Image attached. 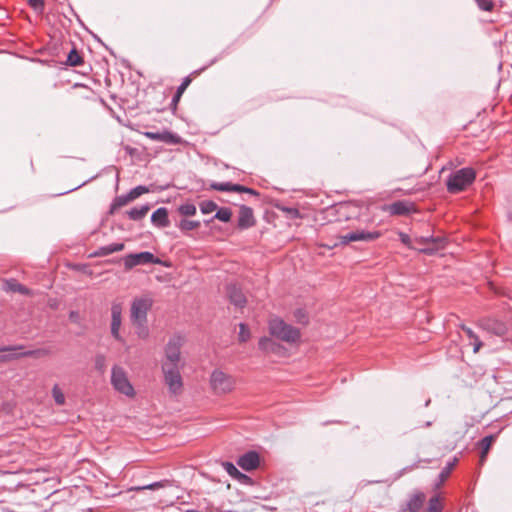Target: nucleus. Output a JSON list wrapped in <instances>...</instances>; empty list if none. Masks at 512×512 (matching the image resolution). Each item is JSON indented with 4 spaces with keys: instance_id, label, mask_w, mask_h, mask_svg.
Returning a JSON list of instances; mask_svg holds the SVG:
<instances>
[{
    "instance_id": "nucleus-20",
    "label": "nucleus",
    "mask_w": 512,
    "mask_h": 512,
    "mask_svg": "<svg viewBox=\"0 0 512 512\" xmlns=\"http://www.w3.org/2000/svg\"><path fill=\"white\" fill-rule=\"evenodd\" d=\"M124 243H111L109 245L101 246L96 251H94L91 256L92 257H103L110 255L115 252L122 251L124 249Z\"/></svg>"
},
{
    "instance_id": "nucleus-43",
    "label": "nucleus",
    "mask_w": 512,
    "mask_h": 512,
    "mask_svg": "<svg viewBox=\"0 0 512 512\" xmlns=\"http://www.w3.org/2000/svg\"><path fill=\"white\" fill-rule=\"evenodd\" d=\"M10 290L13 291V292H18V293H21L23 295H29L30 294V291L29 289L20 284V283H14L10 286Z\"/></svg>"
},
{
    "instance_id": "nucleus-50",
    "label": "nucleus",
    "mask_w": 512,
    "mask_h": 512,
    "mask_svg": "<svg viewBox=\"0 0 512 512\" xmlns=\"http://www.w3.org/2000/svg\"><path fill=\"white\" fill-rule=\"evenodd\" d=\"M289 213L293 214L294 216H298L299 215V211L295 208H289V209H286Z\"/></svg>"
},
{
    "instance_id": "nucleus-12",
    "label": "nucleus",
    "mask_w": 512,
    "mask_h": 512,
    "mask_svg": "<svg viewBox=\"0 0 512 512\" xmlns=\"http://www.w3.org/2000/svg\"><path fill=\"white\" fill-rule=\"evenodd\" d=\"M256 224L253 209L246 205H241L238 213L237 226L240 230L249 229Z\"/></svg>"
},
{
    "instance_id": "nucleus-47",
    "label": "nucleus",
    "mask_w": 512,
    "mask_h": 512,
    "mask_svg": "<svg viewBox=\"0 0 512 512\" xmlns=\"http://www.w3.org/2000/svg\"><path fill=\"white\" fill-rule=\"evenodd\" d=\"M295 317L299 323L306 324L307 323V316L305 315L304 311L302 309H297L295 311Z\"/></svg>"
},
{
    "instance_id": "nucleus-13",
    "label": "nucleus",
    "mask_w": 512,
    "mask_h": 512,
    "mask_svg": "<svg viewBox=\"0 0 512 512\" xmlns=\"http://www.w3.org/2000/svg\"><path fill=\"white\" fill-rule=\"evenodd\" d=\"M426 500V495L421 491H416L410 495L406 504L401 506L398 512H418Z\"/></svg>"
},
{
    "instance_id": "nucleus-15",
    "label": "nucleus",
    "mask_w": 512,
    "mask_h": 512,
    "mask_svg": "<svg viewBox=\"0 0 512 512\" xmlns=\"http://www.w3.org/2000/svg\"><path fill=\"white\" fill-rule=\"evenodd\" d=\"M481 326L484 330L496 336H505L507 333V326L504 322L494 318H487L481 321Z\"/></svg>"
},
{
    "instance_id": "nucleus-49",
    "label": "nucleus",
    "mask_w": 512,
    "mask_h": 512,
    "mask_svg": "<svg viewBox=\"0 0 512 512\" xmlns=\"http://www.w3.org/2000/svg\"><path fill=\"white\" fill-rule=\"evenodd\" d=\"M17 348H21V346H19V347H15V346L0 347V352L12 351V350H15Z\"/></svg>"
},
{
    "instance_id": "nucleus-41",
    "label": "nucleus",
    "mask_w": 512,
    "mask_h": 512,
    "mask_svg": "<svg viewBox=\"0 0 512 512\" xmlns=\"http://www.w3.org/2000/svg\"><path fill=\"white\" fill-rule=\"evenodd\" d=\"M95 368L103 373L105 371V368H106V358L104 355L102 354H99L96 356L95 358Z\"/></svg>"
},
{
    "instance_id": "nucleus-48",
    "label": "nucleus",
    "mask_w": 512,
    "mask_h": 512,
    "mask_svg": "<svg viewBox=\"0 0 512 512\" xmlns=\"http://www.w3.org/2000/svg\"><path fill=\"white\" fill-rule=\"evenodd\" d=\"M239 188L240 189L237 190L238 193H248V194H251V195H254V196H258L259 195V193L256 190L252 189V188H249V187H246V186H243V185H240V184H239Z\"/></svg>"
},
{
    "instance_id": "nucleus-14",
    "label": "nucleus",
    "mask_w": 512,
    "mask_h": 512,
    "mask_svg": "<svg viewBox=\"0 0 512 512\" xmlns=\"http://www.w3.org/2000/svg\"><path fill=\"white\" fill-rule=\"evenodd\" d=\"M260 457L256 451H248L241 455L237 464L245 471H252L259 466Z\"/></svg>"
},
{
    "instance_id": "nucleus-11",
    "label": "nucleus",
    "mask_w": 512,
    "mask_h": 512,
    "mask_svg": "<svg viewBox=\"0 0 512 512\" xmlns=\"http://www.w3.org/2000/svg\"><path fill=\"white\" fill-rule=\"evenodd\" d=\"M143 135L150 140L163 142L165 144L169 145H177L182 143V138L169 130H163V131H146L143 133Z\"/></svg>"
},
{
    "instance_id": "nucleus-17",
    "label": "nucleus",
    "mask_w": 512,
    "mask_h": 512,
    "mask_svg": "<svg viewBox=\"0 0 512 512\" xmlns=\"http://www.w3.org/2000/svg\"><path fill=\"white\" fill-rule=\"evenodd\" d=\"M413 204L409 201L399 200L389 204L386 211L391 215H407L413 211Z\"/></svg>"
},
{
    "instance_id": "nucleus-36",
    "label": "nucleus",
    "mask_w": 512,
    "mask_h": 512,
    "mask_svg": "<svg viewBox=\"0 0 512 512\" xmlns=\"http://www.w3.org/2000/svg\"><path fill=\"white\" fill-rule=\"evenodd\" d=\"M130 201H132V199L130 198V195L129 193L125 194V195H120V196H117L112 205H111V212L116 209V208H119V207H122L124 205H126L127 203H129Z\"/></svg>"
},
{
    "instance_id": "nucleus-16",
    "label": "nucleus",
    "mask_w": 512,
    "mask_h": 512,
    "mask_svg": "<svg viewBox=\"0 0 512 512\" xmlns=\"http://www.w3.org/2000/svg\"><path fill=\"white\" fill-rule=\"evenodd\" d=\"M446 245V239L440 236H431L430 243L423 247H417L419 252L426 255H433L439 250L444 249Z\"/></svg>"
},
{
    "instance_id": "nucleus-1",
    "label": "nucleus",
    "mask_w": 512,
    "mask_h": 512,
    "mask_svg": "<svg viewBox=\"0 0 512 512\" xmlns=\"http://www.w3.org/2000/svg\"><path fill=\"white\" fill-rule=\"evenodd\" d=\"M476 178V172L471 167H464L452 172L447 180L446 186L450 193H459L470 186Z\"/></svg>"
},
{
    "instance_id": "nucleus-42",
    "label": "nucleus",
    "mask_w": 512,
    "mask_h": 512,
    "mask_svg": "<svg viewBox=\"0 0 512 512\" xmlns=\"http://www.w3.org/2000/svg\"><path fill=\"white\" fill-rule=\"evenodd\" d=\"M239 340L241 342H246L250 338V332L244 323L239 324Z\"/></svg>"
},
{
    "instance_id": "nucleus-18",
    "label": "nucleus",
    "mask_w": 512,
    "mask_h": 512,
    "mask_svg": "<svg viewBox=\"0 0 512 512\" xmlns=\"http://www.w3.org/2000/svg\"><path fill=\"white\" fill-rule=\"evenodd\" d=\"M151 222L158 228H166L170 225L168 210L165 207H159L151 215Z\"/></svg>"
},
{
    "instance_id": "nucleus-21",
    "label": "nucleus",
    "mask_w": 512,
    "mask_h": 512,
    "mask_svg": "<svg viewBox=\"0 0 512 512\" xmlns=\"http://www.w3.org/2000/svg\"><path fill=\"white\" fill-rule=\"evenodd\" d=\"M149 210L150 206L148 204H143L141 206L131 208L127 211V215L131 220L139 221L146 216Z\"/></svg>"
},
{
    "instance_id": "nucleus-4",
    "label": "nucleus",
    "mask_w": 512,
    "mask_h": 512,
    "mask_svg": "<svg viewBox=\"0 0 512 512\" xmlns=\"http://www.w3.org/2000/svg\"><path fill=\"white\" fill-rule=\"evenodd\" d=\"M210 386L215 394H226L234 389L235 379L222 370L216 369L211 373Z\"/></svg>"
},
{
    "instance_id": "nucleus-54",
    "label": "nucleus",
    "mask_w": 512,
    "mask_h": 512,
    "mask_svg": "<svg viewBox=\"0 0 512 512\" xmlns=\"http://www.w3.org/2000/svg\"><path fill=\"white\" fill-rule=\"evenodd\" d=\"M431 425H432V422H431V421H427V422L425 423V427H430Z\"/></svg>"
},
{
    "instance_id": "nucleus-40",
    "label": "nucleus",
    "mask_w": 512,
    "mask_h": 512,
    "mask_svg": "<svg viewBox=\"0 0 512 512\" xmlns=\"http://www.w3.org/2000/svg\"><path fill=\"white\" fill-rule=\"evenodd\" d=\"M28 5L36 12L42 13L45 8L44 0H25Z\"/></svg>"
},
{
    "instance_id": "nucleus-37",
    "label": "nucleus",
    "mask_w": 512,
    "mask_h": 512,
    "mask_svg": "<svg viewBox=\"0 0 512 512\" xmlns=\"http://www.w3.org/2000/svg\"><path fill=\"white\" fill-rule=\"evenodd\" d=\"M442 504L438 496H433L428 502L427 512H442Z\"/></svg>"
},
{
    "instance_id": "nucleus-9",
    "label": "nucleus",
    "mask_w": 512,
    "mask_h": 512,
    "mask_svg": "<svg viewBox=\"0 0 512 512\" xmlns=\"http://www.w3.org/2000/svg\"><path fill=\"white\" fill-rule=\"evenodd\" d=\"M122 311L123 307L120 302L112 303L110 332L112 337L119 342H124V339L120 334V327L122 324Z\"/></svg>"
},
{
    "instance_id": "nucleus-39",
    "label": "nucleus",
    "mask_w": 512,
    "mask_h": 512,
    "mask_svg": "<svg viewBox=\"0 0 512 512\" xmlns=\"http://www.w3.org/2000/svg\"><path fill=\"white\" fill-rule=\"evenodd\" d=\"M147 192H149L148 187L139 185V186H136L133 189H131L128 193L130 195V198L133 201L136 198H138L139 196H141L142 194L147 193Z\"/></svg>"
},
{
    "instance_id": "nucleus-8",
    "label": "nucleus",
    "mask_w": 512,
    "mask_h": 512,
    "mask_svg": "<svg viewBox=\"0 0 512 512\" xmlns=\"http://www.w3.org/2000/svg\"><path fill=\"white\" fill-rule=\"evenodd\" d=\"M158 263H160V260L149 251L131 253L124 257V266L126 270L132 269L138 265Z\"/></svg>"
},
{
    "instance_id": "nucleus-45",
    "label": "nucleus",
    "mask_w": 512,
    "mask_h": 512,
    "mask_svg": "<svg viewBox=\"0 0 512 512\" xmlns=\"http://www.w3.org/2000/svg\"><path fill=\"white\" fill-rule=\"evenodd\" d=\"M399 239H400V241H401L404 245H406V246H408V247H411V248H414V249H417V247H416V246H414V245H412V244H411V239H410V236H409L408 234H406V233H404V232H399Z\"/></svg>"
},
{
    "instance_id": "nucleus-38",
    "label": "nucleus",
    "mask_w": 512,
    "mask_h": 512,
    "mask_svg": "<svg viewBox=\"0 0 512 512\" xmlns=\"http://www.w3.org/2000/svg\"><path fill=\"white\" fill-rule=\"evenodd\" d=\"M477 7L485 12H492L496 6L493 0H474Z\"/></svg>"
},
{
    "instance_id": "nucleus-46",
    "label": "nucleus",
    "mask_w": 512,
    "mask_h": 512,
    "mask_svg": "<svg viewBox=\"0 0 512 512\" xmlns=\"http://www.w3.org/2000/svg\"><path fill=\"white\" fill-rule=\"evenodd\" d=\"M258 345L261 350H268L272 345V340L268 337H262L259 340Z\"/></svg>"
},
{
    "instance_id": "nucleus-52",
    "label": "nucleus",
    "mask_w": 512,
    "mask_h": 512,
    "mask_svg": "<svg viewBox=\"0 0 512 512\" xmlns=\"http://www.w3.org/2000/svg\"><path fill=\"white\" fill-rule=\"evenodd\" d=\"M34 352L33 351H26L24 353H22L21 355L23 356H31Z\"/></svg>"
},
{
    "instance_id": "nucleus-55",
    "label": "nucleus",
    "mask_w": 512,
    "mask_h": 512,
    "mask_svg": "<svg viewBox=\"0 0 512 512\" xmlns=\"http://www.w3.org/2000/svg\"><path fill=\"white\" fill-rule=\"evenodd\" d=\"M238 480H240L241 482H247L248 480L245 479V478H237Z\"/></svg>"
},
{
    "instance_id": "nucleus-51",
    "label": "nucleus",
    "mask_w": 512,
    "mask_h": 512,
    "mask_svg": "<svg viewBox=\"0 0 512 512\" xmlns=\"http://www.w3.org/2000/svg\"><path fill=\"white\" fill-rule=\"evenodd\" d=\"M78 317V313L76 311H71L70 314H69V318L71 320H76Z\"/></svg>"
},
{
    "instance_id": "nucleus-32",
    "label": "nucleus",
    "mask_w": 512,
    "mask_h": 512,
    "mask_svg": "<svg viewBox=\"0 0 512 512\" xmlns=\"http://www.w3.org/2000/svg\"><path fill=\"white\" fill-rule=\"evenodd\" d=\"M170 480L168 479H164V480H160V481H156V482H153L151 484H148V485H144V486H141V487H137L135 488L136 490H146V489H149V490H156V489H160V488H164V487H167L170 485Z\"/></svg>"
},
{
    "instance_id": "nucleus-53",
    "label": "nucleus",
    "mask_w": 512,
    "mask_h": 512,
    "mask_svg": "<svg viewBox=\"0 0 512 512\" xmlns=\"http://www.w3.org/2000/svg\"><path fill=\"white\" fill-rule=\"evenodd\" d=\"M415 467H417V464H413L412 466L407 467V468H405L404 470H405V471L412 470V469H414Z\"/></svg>"
},
{
    "instance_id": "nucleus-10",
    "label": "nucleus",
    "mask_w": 512,
    "mask_h": 512,
    "mask_svg": "<svg viewBox=\"0 0 512 512\" xmlns=\"http://www.w3.org/2000/svg\"><path fill=\"white\" fill-rule=\"evenodd\" d=\"M381 236V233L379 231H365V230H358L349 232L345 235H342L339 237L340 244L345 245L349 242L354 241H365L370 242L373 240H376Z\"/></svg>"
},
{
    "instance_id": "nucleus-23",
    "label": "nucleus",
    "mask_w": 512,
    "mask_h": 512,
    "mask_svg": "<svg viewBox=\"0 0 512 512\" xmlns=\"http://www.w3.org/2000/svg\"><path fill=\"white\" fill-rule=\"evenodd\" d=\"M231 217H232L231 209L227 208V207H221L219 209L217 208L215 215L211 219L205 220L204 222L206 225L210 224L214 219H218L222 222H229Z\"/></svg>"
},
{
    "instance_id": "nucleus-33",
    "label": "nucleus",
    "mask_w": 512,
    "mask_h": 512,
    "mask_svg": "<svg viewBox=\"0 0 512 512\" xmlns=\"http://www.w3.org/2000/svg\"><path fill=\"white\" fill-rule=\"evenodd\" d=\"M197 208L193 203H184L178 207V212L183 216H193L196 214Z\"/></svg>"
},
{
    "instance_id": "nucleus-25",
    "label": "nucleus",
    "mask_w": 512,
    "mask_h": 512,
    "mask_svg": "<svg viewBox=\"0 0 512 512\" xmlns=\"http://www.w3.org/2000/svg\"><path fill=\"white\" fill-rule=\"evenodd\" d=\"M176 226L182 231V232H188L194 229H197L200 227V221L196 220H188V219H181Z\"/></svg>"
},
{
    "instance_id": "nucleus-22",
    "label": "nucleus",
    "mask_w": 512,
    "mask_h": 512,
    "mask_svg": "<svg viewBox=\"0 0 512 512\" xmlns=\"http://www.w3.org/2000/svg\"><path fill=\"white\" fill-rule=\"evenodd\" d=\"M210 189L222 192H237L239 188V184H234L231 182H211Z\"/></svg>"
},
{
    "instance_id": "nucleus-24",
    "label": "nucleus",
    "mask_w": 512,
    "mask_h": 512,
    "mask_svg": "<svg viewBox=\"0 0 512 512\" xmlns=\"http://www.w3.org/2000/svg\"><path fill=\"white\" fill-rule=\"evenodd\" d=\"M462 331L467 335L470 339V344L473 345V352L476 353L480 350L482 346V342L479 340L478 336L474 333V331L465 325L461 326Z\"/></svg>"
},
{
    "instance_id": "nucleus-35",
    "label": "nucleus",
    "mask_w": 512,
    "mask_h": 512,
    "mask_svg": "<svg viewBox=\"0 0 512 512\" xmlns=\"http://www.w3.org/2000/svg\"><path fill=\"white\" fill-rule=\"evenodd\" d=\"M199 208L202 214H209L217 210V204L212 200H205L199 204Z\"/></svg>"
},
{
    "instance_id": "nucleus-2",
    "label": "nucleus",
    "mask_w": 512,
    "mask_h": 512,
    "mask_svg": "<svg viewBox=\"0 0 512 512\" xmlns=\"http://www.w3.org/2000/svg\"><path fill=\"white\" fill-rule=\"evenodd\" d=\"M269 331L271 335L287 343H294L300 338L299 329L287 324L279 318L270 320Z\"/></svg>"
},
{
    "instance_id": "nucleus-44",
    "label": "nucleus",
    "mask_w": 512,
    "mask_h": 512,
    "mask_svg": "<svg viewBox=\"0 0 512 512\" xmlns=\"http://www.w3.org/2000/svg\"><path fill=\"white\" fill-rule=\"evenodd\" d=\"M430 239H431V236H420V237H416L414 239V243L416 247H423L424 245L426 244H429L430 243Z\"/></svg>"
},
{
    "instance_id": "nucleus-57",
    "label": "nucleus",
    "mask_w": 512,
    "mask_h": 512,
    "mask_svg": "<svg viewBox=\"0 0 512 512\" xmlns=\"http://www.w3.org/2000/svg\"><path fill=\"white\" fill-rule=\"evenodd\" d=\"M5 359H7V357H6V356H2V357H0V360H5Z\"/></svg>"
},
{
    "instance_id": "nucleus-56",
    "label": "nucleus",
    "mask_w": 512,
    "mask_h": 512,
    "mask_svg": "<svg viewBox=\"0 0 512 512\" xmlns=\"http://www.w3.org/2000/svg\"><path fill=\"white\" fill-rule=\"evenodd\" d=\"M430 404V399H428L426 402H425V407H428Z\"/></svg>"
},
{
    "instance_id": "nucleus-27",
    "label": "nucleus",
    "mask_w": 512,
    "mask_h": 512,
    "mask_svg": "<svg viewBox=\"0 0 512 512\" xmlns=\"http://www.w3.org/2000/svg\"><path fill=\"white\" fill-rule=\"evenodd\" d=\"M223 467L226 470V472L233 478H245L247 480H250L249 476H247L244 473H241L231 462H224Z\"/></svg>"
},
{
    "instance_id": "nucleus-31",
    "label": "nucleus",
    "mask_w": 512,
    "mask_h": 512,
    "mask_svg": "<svg viewBox=\"0 0 512 512\" xmlns=\"http://www.w3.org/2000/svg\"><path fill=\"white\" fill-rule=\"evenodd\" d=\"M82 62H83V59L79 55V53L77 52L76 49H72L68 53V56H67V59H66V64L67 65L75 67V66H79L80 64H82Z\"/></svg>"
},
{
    "instance_id": "nucleus-30",
    "label": "nucleus",
    "mask_w": 512,
    "mask_h": 512,
    "mask_svg": "<svg viewBox=\"0 0 512 512\" xmlns=\"http://www.w3.org/2000/svg\"><path fill=\"white\" fill-rule=\"evenodd\" d=\"M190 83H191V79L189 76H187L183 79L182 83L177 87L176 93L174 94V96L172 98L173 104H176L180 100L182 94L187 89V87L189 86Z\"/></svg>"
},
{
    "instance_id": "nucleus-5",
    "label": "nucleus",
    "mask_w": 512,
    "mask_h": 512,
    "mask_svg": "<svg viewBox=\"0 0 512 512\" xmlns=\"http://www.w3.org/2000/svg\"><path fill=\"white\" fill-rule=\"evenodd\" d=\"M111 384L115 390L128 397H132L135 394L134 388L130 383L125 370L118 365H114L112 367Z\"/></svg>"
},
{
    "instance_id": "nucleus-28",
    "label": "nucleus",
    "mask_w": 512,
    "mask_h": 512,
    "mask_svg": "<svg viewBox=\"0 0 512 512\" xmlns=\"http://www.w3.org/2000/svg\"><path fill=\"white\" fill-rule=\"evenodd\" d=\"M135 328V333L141 339H146L149 335L147 322H131Z\"/></svg>"
},
{
    "instance_id": "nucleus-19",
    "label": "nucleus",
    "mask_w": 512,
    "mask_h": 512,
    "mask_svg": "<svg viewBox=\"0 0 512 512\" xmlns=\"http://www.w3.org/2000/svg\"><path fill=\"white\" fill-rule=\"evenodd\" d=\"M227 294L230 302L238 308H243L246 304V297L242 291L235 285H229L227 287Z\"/></svg>"
},
{
    "instance_id": "nucleus-7",
    "label": "nucleus",
    "mask_w": 512,
    "mask_h": 512,
    "mask_svg": "<svg viewBox=\"0 0 512 512\" xmlns=\"http://www.w3.org/2000/svg\"><path fill=\"white\" fill-rule=\"evenodd\" d=\"M183 338L180 335L172 336L165 347V361L169 366H178L180 361Z\"/></svg>"
},
{
    "instance_id": "nucleus-3",
    "label": "nucleus",
    "mask_w": 512,
    "mask_h": 512,
    "mask_svg": "<svg viewBox=\"0 0 512 512\" xmlns=\"http://www.w3.org/2000/svg\"><path fill=\"white\" fill-rule=\"evenodd\" d=\"M154 304L149 295H142L132 300L130 305L131 322H147V316Z\"/></svg>"
},
{
    "instance_id": "nucleus-26",
    "label": "nucleus",
    "mask_w": 512,
    "mask_h": 512,
    "mask_svg": "<svg viewBox=\"0 0 512 512\" xmlns=\"http://www.w3.org/2000/svg\"><path fill=\"white\" fill-rule=\"evenodd\" d=\"M495 440V436L494 435H488V436H485L484 438H482L479 442V446L481 448V459H485L486 457V454L488 453L492 443L494 442Z\"/></svg>"
},
{
    "instance_id": "nucleus-29",
    "label": "nucleus",
    "mask_w": 512,
    "mask_h": 512,
    "mask_svg": "<svg viewBox=\"0 0 512 512\" xmlns=\"http://www.w3.org/2000/svg\"><path fill=\"white\" fill-rule=\"evenodd\" d=\"M457 458H454L452 461H449L445 467L442 468L440 471L438 478H439V484L443 483L450 475L451 471L453 470L454 466L456 465Z\"/></svg>"
},
{
    "instance_id": "nucleus-34",
    "label": "nucleus",
    "mask_w": 512,
    "mask_h": 512,
    "mask_svg": "<svg viewBox=\"0 0 512 512\" xmlns=\"http://www.w3.org/2000/svg\"><path fill=\"white\" fill-rule=\"evenodd\" d=\"M52 397L55 403L59 406L65 404V396L58 384H55L52 388Z\"/></svg>"
},
{
    "instance_id": "nucleus-6",
    "label": "nucleus",
    "mask_w": 512,
    "mask_h": 512,
    "mask_svg": "<svg viewBox=\"0 0 512 512\" xmlns=\"http://www.w3.org/2000/svg\"><path fill=\"white\" fill-rule=\"evenodd\" d=\"M162 371L164 374V380L167 384L169 391L173 394H177L181 391L183 382L180 375L178 366H169L168 363L162 364Z\"/></svg>"
}]
</instances>
